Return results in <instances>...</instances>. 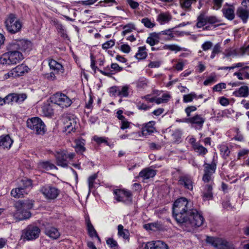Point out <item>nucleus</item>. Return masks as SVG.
Returning a JSON list of instances; mask_svg holds the SVG:
<instances>
[{
  "label": "nucleus",
  "mask_w": 249,
  "mask_h": 249,
  "mask_svg": "<svg viewBox=\"0 0 249 249\" xmlns=\"http://www.w3.org/2000/svg\"><path fill=\"white\" fill-rule=\"evenodd\" d=\"M191 204L185 197L175 201L173 207V215L181 227L188 231L201 226L204 221L202 214L196 209H192Z\"/></svg>",
  "instance_id": "f257e3e1"
},
{
  "label": "nucleus",
  "mask_w": 249,
  "mask_h": 249,
  "mask_svg": "<svg viewBox=\"0 0 249 249\" xmlns=\"http://www.w3.org/2000/svg\"><path fill=\"white\" fill-rule=\"evenodd\" d=\"M34 202L32 199L18 201L15 205L16 212L14 214L15 217L19 221L29 218L31 216L29 210L33 208Z\"/></svg>",
  "instance_id": "f03ea898"
},
{
  "label": "nucleus",
  "mask_w": 249,
  "mask_h": 249,
  "mask_svg": "<svg viewBox=\"0 0 249 249\" xmlns=\"http://www.w3.org/2000/svg\"><path fill=\"white\" fill-rule=\"evenodd\" d=\"M0 57V63L2 65H14L23 59L22 53L16 50H9Z\"/></svg>",
  "instance_id": "7ed1b4c3"
},
{
  "label": "nucleus",
  "mask_w": 249,
  "mask_h": 249,
  "mask_svg": "<svg viewBox=\"0 0 249 249\" xmlns=\"http://www.w3.org/2000/svg\"><path fill=\"white\" fill-rule=\"evenodd\" d=\"M28 128L33 130L37 134H43L45 132V125L43 121L38 117H33L27 121Z\"/></svg>",
  "instance_id": "20e7f679"
},
{
  "label": "nucleus",
  "mask_w": 249,
  "mask_h": 249,
  "mask_svg": "<svg viewBox=\"0 0 249 249\" xmlns=\"http://www.w3.org/2000/svg\"><path fill=\"white\" fill-rule=\"evenodd\" d=\"M5 24L8 31L12 34H15L19 31L22 26L20 21L13 14H11L8 16Z\"/></svg>",
  "instance_id": "39448f33"
},
{
  "label": "nucleus",
  "mask_w": 249,
  "mask_h": 249,
  "mask_svg": "<svg viewBox=\"0 0 249 249\" xmlns=\"http://www.w3.org/2000/svg\"><path fill=\"white\" fill-rule=\"evenodd\" d=\"M206 242L217 249H234L233 245L222 238L207 236Z\"/></svg>",
  "instance_id": "423d86ee"
},
{
  "label": "nucleus",
  "mask_w": 249,
  "mask_h": 249,
  "mask_svg": "<svg viewBox=\"0 0 249 249\" xmlns=\"http://www.w3.org/2000/svg\"><path fill=\"white\" fill-rule=\"evenodd\" d=\"M219 22L216 17L214 16H208L205 12L200 13L197 18L196 26L198 28L203 27L207 24H213Z\"/></svg>",
  "instance_id": "0eeeda50"
},
{
  "label": "nucleus",
  "mask_w": 249,
  "mask_h": 249,
  "mask_svg": "<svg viewBox=\"0 0 249 249\" xmlns=\"http://www.w3.org/2000/svg\"><path fill=\"white\" fill-rule=\"evenodd\" d=\"M31 41L25 39L14 40L8 46V50H20L23 51H29L32 48Z\"/></svg>",
  "instance_id": "6e6552de"
},
{
  "label": "nucleus",
  "mask_w": 249,
  "mask_h": 249,
  "mask_svg": "<svg viewBox=\"0 0 249 249\" xmlns=\"http://www.w3.org/2000/svg\"><path fill=\"white\" fill-rule=\"evenodd\" d=\"M63 122L65 131L70 133L74 132L77 126V119L71 114H66L63 117Z\"/></svg>",
  "instance_id": "1a4fd4ad"
},
{
  "label": "nucleus",
  "mask_w": 249,
  "mask_h": 249,
  "mask_svg": "<svg viewBox=\"0 0 249 249\" xmlns=\"http://www.w3.org/2000/svg\"><path fill=\"white\" fill-rule=\"evenodd\" d=\"M40 192L49 200L56 199L60 193V191L58 188L51 185L42 186L40 189Z\"/></svg>",
  "instance_id": "9d476101"
},
{
  "label": "nucleus",
  "mask_w": 249,
  "mask_h": 249,
  "mask_svg": "<svg viewBox=\"0 0 249 249\" xmlns=\"http://www.w3.org/2000/svg\"><path fill=\"white\" fill-rule=\"evenodd\" d=\"M52 102L62 108L68 107L72 103L68 96L63 93H56L51 98Z\"/></svg>",
  "instance_id": "9b49d317"
},
{
  "label": "nucleus",
  "mask_w": 249,
  "mask_h": 249,
  "mask_svg": "<svg viewBox=\"0 0 249 249\" xmlns=\"http://www.w3.org/2000/svg\"><path fill=\"white\" fill-rule=\"evenodd\" d=\"M186 121L196 129L200 130L205 122V118L202 115L196 114L193 117L187 118Z\"/></svg>",
  "instance_id": "f8f14e48"
},
{
  "label": "nucleus",
  "mask_w": 249,
  "mask_h": 249,
  "mask_svg": "<svg viewBox=\"0 0 249 249\" xmlns=\"http://www.w3.org/2000/svg\"><path fill=\"white\" fill-rule=\"evenodd\" d=\"M114 199L118 202H124L129 200L132 196L131 192L124 189H115L113 191Z\"/></svg>",
  "instance_id": "ddd939ff"
},
{
  "label": "nucleus",
  "mask_w": 249,
  "mask_h": 249,
  "mask_svg": "<svg viewBox=\"0 0 249 249\" xmlns=\"http://www.w3.org/2000/svg\"><path fill=\"white\" fill-rule=\"evenodd\" d=\"M40 230L36 226H29L24 231V238L27 240H35L38 238Z\"/></svg>",
  "instance_id": "4468645a"
},
{
  "label": "nucleus",
  "mask_w": 249,
  "mask_h": 249,
  "mask_svg": "<svg viewBox=\"0 0 249 249\" xmlns=\"http://www.w3.org/2000/svg\"><path fill=\"white\" fill-rule=\"evenodd\" d=\"M54 156L56 159V164L58 166L62 167L68 166V161L66 158V151L60 150L56 151Z\"/></svg>",
  "instance_id": "2eb2a0df"
},
{
  "label": "nucleus",
  "mask_w": 249,
  "mask_h": 249,
  "mask_svg": "<svg viewBox=\"0 0 249 249\" xmlns=\"http://www.w3.org/2000/svg\"><path fill=\"white\" fill-rule=\"evenodd\" d=\"M14 141L9 134H4L0 136V149L6 150H9Z\"/></svg>",
  "instance_id": "dca6fc26"
},
{
  "label": "nucleus",
  "mask_w": 249,
  "mask_h": 249,
  "mask_svg": "<svg viewBox=\"0 0 249 249\" xmlns=\"http://www.w3.org/2000/svg\"><path fill=\"white\" fill-rule=\"evenodd\" d=\"M145 249H168V247L164 242L158 240L148 242L145 244Z\"/></svg>",
  "instance_id": "f3484780"
},
{
  "label": "nucleus",
  "mask_w": 249,
  "mask_h": 249,
  "mask_svg": "<svg viewBox=\"0 0 249 249\" xmlns=\"http://www.w3.org/2000/svg\"><path fill=\"white\" fill-rule=\"evenodd\" d=\"M155 122L153 121L144 124L142 125V136L150 135L156 131Z\"/></svg>",
  "instance_id": "a211bd4d"
},
{
  "label": "nucleus",
  "mask_w": 249,
  "mask_h": 249,
  "mask_svg": "<svg viewBox=\"0 0 249 249\" xmlns=\"http://www.w3.org/2000/svg\"><path fill=\"white\" fill-rule=\"evenodd\" d=\"M48 64L50 69L53 71L56 74L64 73L65 71L64 67L55 60L49 59Z\"/></svg>",
  "instance_id": "6ab92c4d"
},
{
  "label": "nucleus",
  "mask_w": 249,
  "mask_h": 249,
  "mask_svg": "<svg viewBox=\"0 0 249 249\" xmlns=\"http://www.w3.org/2000/svg\"><path fill=\"white\" fill-rule=\"evenodd\" d=\"M178 184L185 188L190 190H193V183L192 178L188 176H182L179 177Z\"/></svg>",
  "instance_id": "aec40b11"
},
{
  "label": "nucleus",
  "mask_w": 249,
  "mask_h": 249,
  "mask_svg": "<svg viewBox=\"0 0 249 249\" xmlns=\"http://www.w3.org/2000/svg\"><path fill=\"white\" fill-rule=\"evenodd\" d=\"M172 19V16L169 12H161L157 16V21L160 24L168 23Z\"/></svg>",
  "instance_id": "412c9836"
},
{
  "label": "nucleus",
  "mask_w": 249,
  "mask_h": 249,
  "mask_svg": "<svg viewBox=\"0 0 249 249\" xmlns=\"http://www.w3.org/2000/svg\"><path fill=\"white\" fill-rule=\"evenodd\" d=\"M45 233L46 235L53 239H58L60 233L58 229L53 227H48L45 228Z\"/></svg>",
  "instance_id": "4be33fe9"
},
{
  "label": "nucleus",
  "mask_w": 249,
  "mask_h": 249,
  "mask_svg": "<svg viewBox=\"0 0 249 249\" xmlns=\"http://www.w3.org/2000/svg\"><path fill=\"white\" fill-rule=\"evenodd\" d=\"M156 174L155 170L149 168H145L142 170L139 174L140 177L143 179H148L150 178H153Z\"/></svg>",
  "instance_id": "5701e85b"
},
{
  "label": "nucleus",
  "mask_w": 249,
  "mask_h": 249,
  "mask_svg": "<svg viewBox=\"0 0 249 249\" xmlns=\"http://www.w3.org/2000/svg\"><path fill=\"white\" fill-rule=\"evenodd\" d=\"M237 15L244 23H246L249 18V9L240 7L237 10Z\"/></svg>",
  "instance_id": "b1692460"
},
{
  "label": "nucleus",
  "mask_w": 249,
  "mask_h": 249,
  "mask_svg": "<svg viewBox=\"0 0 249 249\" xmlns=\"http://www.w3.org/2000/svg\"><path fill=\"white\" fill-rule=\"evenodd\" d=\"M233 94L238 97H247L249 95V88L247 86H242L234 91Z\"/></svg>",
  "instance_id": "393cba45"
},
{
  "label": "nucleus",
  "mask_w": 249,
  "mask_h": 249,
  "mask_svg": "<svg viewBox=\"0 0 249 249\" xmlns=\"http://www.w3.org/2000/svg\"><path fill=\"white\" fill-rule=\"evenodd\" d=\"M11 195L14 197L18 198L24 197L25 195H27V194L23 188L18 186L11 190Z\"/></svg>",
  "instance_id": "a878e982"
},
{
  "label": "nucleus",
  "mask_w": 249,
  "mask_h": 249,
  "mask_svg": "<svg viewBox=\"0 0 249 249\" xmlns=\"http://www.w3.org/2000/svg\"><path fill=\"white\" fill-rule=\"evenodd\" d=\"M160 40L159 34L153 33L150 34L149 36L146 39V43L150 46H153L155 44H158Z\"/></svg>",
  "instance_id": "bb28decb"
},
{
  "label": "nucleus",
  "mask_w": 249,
  "mask_h": 249,
  "mask_svg": "<svg viewBox=\"0 0 249 249\" xmlns=\"http://www.w3.org/2000/svg\"><path fill=\"white\" fill-rule=\"evenodd\" d=\"M13 69L15 74L16 77H17L22 75L25 72H27L28 68L24 64H21Z\"/></svg>",
  "instance_id": "cd10ccee"
},
{
  "label": "nucleus",
  "mask_w": 249,
  "mask_h": 249,
  "mask_svg": "<svg viewBox=\"0 0 249 249\" xmlns=\"http://www.w3.org/2000/svg\"><path fill=\"white\" fill-rule=\"evenodd\" d=\"M118 235L119 237L123 238L125 240H129V231L128 230L124 228L122 225H119L117 227Z\"/></svg>",
  "instance_id": "c85d7f7f"
},
{
  "label": "nucleus",
  "mask_w": 249,
  "mask_h": 249,
  "mask_svg": "<svg viewBox=\"0 0 249 249\" xmlns=\"http://www.w3.org/2000/svg\"><path fill=\"white\" fill-rule=\"evenodd\" d=\"M212 189L213 187L211 184H208L205 186V189L203 193V198L204 200H209L212 198Z\"/></svg>",
  "instance_id": "c756f323"
},
{
  "label": "nucleus",
  "mask_w": 249,
  "mask_h": 249,
  "mask_svg": "<svg viewBox=\"0 0 249 249\" xmlns=\"http://www.w3.org/2000/svg\"><path fill=\"white\" fill-rule=\"evenodd\" d=\"M32 180L27 178H24L21 180L20 183L19 185V187H21L26 191L28 194L30 189L32 188Z\"/></svg>",
  "instance_id": "7c9ffc66"
},
{
  "label": "nucleus",
  "mask_w": 249,
  "mask_h": 249,
  "mask_svg": "<svg viewBox=\"0 0 249 249\" xmlns=\"http://www.w3.org/2000/svg\"><path fill=\"white\" fill-rule=\"evenodd\" d=\"M86 223H87V229L88 231L89 234L90 236L91 237H96L98 240L100 242L101 240L100 237L97 234V233L94 228L93 225L91 223L89 219L86 220Z\"/></svg>",
  "instance_id": "2f4dec72"
},
{
  "label": "nucleus",
  "mask_w": 249,
  "mask_h": 249,
  "mask_svg": "<svg viewBox=\"0 0 249 249\" xmlns=\"http://www.w3.org/2000/svg\"><path fill=\"white\" fill-rule=\"evenodd\" d=\"M216 167V164L213 160L211 164L205 163L204 164V173L213 175L215 171Z\"/></svg>",
  "instance_id": "473e14b6"
},
{
  "label": "nucleus",
  "mask_w": 249,
  "mask_h": 249,
  "mask_svg": "<svg viewBox=\"0 0 249 249\" xmlns=\"http://www.w3.org/2000/svg\"><path fill=\"white\" fill-rule=\"evenodd\" d=\"M75 143L74 148L77 153H82L85 151L84 147L85 140L84 139L75 140Z\"/></svg>",
  "instance_id": "72a5a7b5"
},
{
  "label": "nucleus",
  "mask_w": 249,
  "mask_h": 249,
  "mask_svg": "<svg viewBox=\"0 0 249 249\" xmlns=\"http://www.w3.org/2000/svg\"><path fill=\"white\" fill-rule=\"evenodd\" d=\"M224 17L230 20H232L234 18L235 14L234 9L231 8H223L222 10Z\"/></svg>",
  "instance_id": "f704fd0d"
},
{
  "label": "nucleus",
  "mask_w": 249,
  "mask_h": 249,
  "mask_svg": "<svg viewBox=\"0 0 249 249\" xmlns=\"http://www.w3.org/2000/svg\"><path fill=\"white\" fill-rule=\"evenodd\" d=\"M129 86L125 85L118 87V95L121 97H127L129 95Z\"/></svg>",
  "instance_id": "c9c22d12"
},
{
  "label": "nucleus",
  "mask_w": 249,
  "mask_h": 249,
  "mask_svg": "<svg viewBox=\"0 0 249 249\" xmlns=\"http://www.w3.org/2000/svg\"><path fill=\"white\" fill-rule=\"evenodd\" d=\"M162 49L168 50L176 53L181 51H185L184 48H182L177 44H166L162 47Z\"/></svg>",
  "instance_id": "e433bc0d"
},
{
  "label": "nucleus",
  "mask_w": 249,
  "mask_h": 249,
  "mask_svg": "<svg viewBox=\"0 0 249 249\" xmlns=\"http://www.w3.org/2000/svg\"><path fill=\"white\" fill-rule=\"evenodd\" d=\"M18 97L17 93H10L3 98V101L5 104H9L12 102H18Z\"/></svg>",
  "instance_id": "4c0bfd02"
},
{
  "label": "nucleus",
  "mask_w": 249,
  "mask_h": 249,
  "mask_svg": "<svg viewBox=\"0 0 249 249\" xmlns=\"http://www.w3.org/2000/svg\"><path fill=\"white\" fill-rule=\"evenodd\" d=\"M196 0H180L179 3L182 8L190 11L191 9L192 4L194 2H196Z\"/></svg>",
  "instance_id": "58836bf2"
},
{
  "label": "nucleus",
  "mask_w": 249,
  "mask_h": 249,
  "mask_svg": "<svg viewBox=\"0 0 249 249\" xmlns=\"http://www.w3.org/2000/svg\"><path fill=\"white\" fill-rule=\"evenodd\" d=\"M193 145L194 150L199 155H204L208 152L207 149L199 143H195Z\"/></svg>",
  "instance_id": "ea45409f"
},
{
  "label": "nucleus",
  "mask_w": 249,
  "mask_h": 249,
  "mask_svg": "<svg viewBox=\"0 0 249 249\" xmlns=\"http://www.w3.org/2000/svg\"><path fill=\"white\" fill-rule=\"evenodd\" d=\"M40 168L46 170L56 169L57 167L53 163L49 161H43L39 163Z\"/></svg>",
  "instance_id": "a19ab883"
},
{
  "label": "nucleus",
  "mask_w": 249,
  "mask_h": 249,
  "mask_svg": "<svg viewBox=\"0 0 249 249\" xmlns=\"http://www.w3.org/2000/svg\"><path fill=\"white\" fill-rule=\"evenodd\" d=\"M241 64L243 66L239 67V71L244 76L245 79H249V66H245L244 63Z\"/></svg>",
  "instance_id": "79ce46f5"
},
{
  "label": "nucleus",
  "mask_w": 249,
  "mask_h": 249,
  "mask_svg": "<svg viewBox=\"0 0 249 249\" xmlns=\"http://www.w3.org/2000/svg\"><path fill=\"white\" fill-rule=\"evenodd\" d=\"M147 56V53L145 52L144 47H140L139 48L138 52L136 53L135 57L139 60L144 59Z\"/></svg>",
  "instance_id": "37998d69"
},
{
  "label": "nucleus",
  "mask_w": 249,
  "mask_h": 249,
  "mask_svg": "<svg viewBox=\"0 0 249 249\" xmlns=\"http://www.w3.org/2000/svg\"><path fill=\"white\" fill-rule=\"evenodd\" d=\"M220 154L224 159H227L229 156L230 151L228 147L225 145L220 146Z\"/></svg>",
  "instance_id": "c03bdc74"
},
{
  "label": "nucleus",
  "mask_w": 249,
  "mask_h": 249,
  "mask_svg": "<svg viewBox=\"0 0 249 249\" xmlns=\"http://www.w3.org/2000/svg\"><path fill=\"white\" fill-rule=\"evenodd\" d=\"M221 46L220 44L217 43L215 44L213 49L211 53V54L210 55V58L211 59H213L215 55L218 53H219L221 52Z\"/></svg>",
  "instance_id": "a18cd8bd"
},
{
  "label": "nucleus",
  "mask_w": 249,
  "mask_h": 249,
  "mask_svg": "<svg viewBox=\"0 0 249 249\" xmlns=\"http://www.w3.org/2000/svg\"><path fill=\"white\" fill-rule=\"evenodd\" d=\"M42 112L46 116H51L53 114V111L49 105L44 106L42 107Z\"/></svg>",
  "instance_id": "49530a36"
},
{
  "label": "nucleus",
  "mask_w": 249,
  "mask_h": 249,
  "mask_svg": "<svg viewBox=\"0 0 249 249\" xmlns=\"http://www.w3.org/2000/svg\"><path fill=\"white\" fill-rule=\"evenodd\" d=\"M196 98V94L192 92L190 94L184 95L183 97V101L184 103H189L192 102L194 99Z\"/></svg>",
  "instance_id": "de8ad7c7"
},
{
  "label": "nucleus",
  "mask_w": 249,
  "mask_h": 249,
  "mask_svg": "<svg viewBox=\"0 0 249 249\" xmlns=\"http://www.w3.org/2000/svg\"><path fill=\"white\" fill-rule=\"evenodd\" d=\"M173 29L172 28V29H169L167 30L162 31L158 33V34H159V36H160V35L168 36L169 37L168 39H167V40H169L174 37V36L172 33Z\"/></svg>",
  "instance_id": "09e8293b"
},
{
  "label": "nucleus",
  "mask_w": 249,
  "mask_h": 249,
  "mask_svg": "<svg viewBox=\"0 0 249 249\" xmlns=\"http://www.w3.org/2000/svg\"><path fill=\"white\" fill-rule=\"evenodd\" d=\"M141 22L145 27L148 28H152L155 26V23L152 22L150 19L147 18H142Z\"/></svg>",
  "instance_id": "8fccbe9b"
},
{
  "label": "nucleus",
  "mask_w": 249,
  "mask_h": 249,
  "mask_svg": "<svg viewBox=\"0 0 249 249\" xmlns=\"http://www.w3.org/2000/svg\"><path fill=\"white\" fill-rule=\"evenodd\" d=\"M181 132L179 130H176L172 134L174 141L176 142H180L181 137Z\"/></svg>",
  "instance_id": "3c124183"
},
{
  "label": "nucleus",
  "mask_w": 249,
  "mask_h": 249,
  "mask_svg": "<svg viewBox=\"0 0 249 249\" xmlns=\"http://www.w3.org/2000/svg\"><path fill=\"white\" fill-rule=\"evenodd\" d=\"M97 178V175L94 174L88 178L89 188V191L93 188L94 181Z\"/></svg>",
  "instance_id": "603ef678"
},
{
  "label": "nucleus",
  "mask_w": 249,
  "mask_h": 249,
  "mask_svg": "<svg viewBox=\"0 0 249 249\" xmlns=\"http://www.w3.org/2000/svg\"><path fill=\"white\" fill-rule=\"evenodd\" d=\"M148 81L145 78H141L137 82V87L139 88H145L147 86Z\"/></svg>",
  "instance_id": "864d4df0"
},
{
  "label": "nucleus",
  "mask_w": 249,
  "mask_h": 249,
  "mask_svg": "<svg viewBox=\"0 0 249 249\" xmlns=\"http://www.w3.org/2000/svg\"><path fill=\"white\" fill-rule=\"evenodd\" d=\"M115 45V41L114 40L111 39L109 41L106 42L105 43L102 44V48L104 50H107L108 49L111 48Z\"/></svg>",
  "instance_id": "5fc2aeb1"
},
{
  "label": "nucleus",
  "mask_w": 249,
  "mask_h": 249,
  "mask_svg": "<svg viewBox=\"0 0 249 249\" xmlns=\"http://www.w3.org/2000/svg\"><path fill=\"white\" fill-rule=\"evenodd\" d=\"M213 44L210 41H207L203 43L201 45V48L204 51H207L213 47Z\"/></svg>",
  "instance_id": "6e6d98bb"
},
{
  "label": "nucleus",
  "mask_w": 249,
  "mask_h": 249,
  "mask_svg": "<svg viewBox=\"0 0 249 249\" xmlns=\"http://www.w3.org/2000/svg\"><path fill=\"white\" fill-rule=\"evenodd\" d=\"M133 29H134V25L132 24H128L124 27V31H123V34L125 35V34L130 33Z\"/></svg>",
  "instance_id": "4d7b16f0"
},
{
  "label": "nucleus",
  "mask_w": 249,
  "mask_h": 249,
  "mask_svg": "<svg viewBox=\"0 0 249 249\" xmlns=\"http://www.w3.org/2000/svg\"><path fill=\"white\" fill-rule=\"evenodd\" d=\"M237 54L238 53L235 49H230L226 50L225 52V56L226 57H228L231 56H236Z\"/></svg>",
  "instance_id": "13d9d810"
},
{
  "label": "nucleus",
  "mask_w": 249,
  "mask_h": 249,
  "mask_svg": "<svg viewBox=\"0 0 249 249\" xmlns=\"http://www.w3.org/2000/svg\"><path fill=\"white\" fill-rule=\"evenodd\" d=\"M196 109L197 108L195 106H191L187 107L185 109V112L186 113L187 118L190 117L191 112L195 111Z\"/></svg>",
  "instance_id": "bf43d9fd"
},
{
  "label": "nucleus",
  "mask_w": 249,
  "mask_h": 249,
  "mask_svg": "<svg viewBox=\"0 0 249 249\" xmlns=\"http://www.w3.org/2000/svg\"><path fill=\"white\" fill-rule=\"evenodd\" d=\"M242 66H243V64H241V62H239V63L234 64L231 67H223L220 68L219 69V70H232L235 68H239V67H241Z\"/></svg>",
  "instance_id": "052dcab7"
},
{
  "label": "nucleus",
  "mask_w": 249,
  "mask_h": 249,
  "mask_svg": "<svg viewBox=\"0 0 249 249\" xmlns=\"http://www.w3.org/2000/svg\"><path fill=\"white\" fill-rule=\"evenodd\" d=\"M226 88V84L224 83H221L214 86L213 88V89L215 91H220L222 89H225Z\"/></svg>",
  "instance_id": "680f3d73"
},
{
  "label": "nucleus",
  "mask_w": 249,
  "mask_h": 249,
  "mask_svg": "<svg viewBox=\"0 0 249 249\" xmlns=\"http://www.w3.org/2000/svg\"><path fill=\"white\" fill-rule=\"evenodd\" d=\"M107 244L111 248L115 249V247L117 246V242L114 240L113 238H108L107 240Z\"/></svg>",
  "instance_id": "e2e57ef3"
},
{
  "label": "nucleus",
  "mask_w": 249,
  "mask_h": 249,
  "mask_svg": "<svg viewBox=\"0 0 249 249\" xmlns=\"http://www.w3.org/2000/svg\"><path fill=\"white\" fill-rule=\"evenodd\" d=\"M126 1L131 8L133 9L137 8L139 6V3L134 0H126Z\"/></svg>",
  "instance_id": "0e129e2a"
},
{
  "label": "nucleus",
  "mask_w": 249,
  "mask_h": 249,
  "mask_svg": "<svg viewBox=\"0 0 249 249\" xmlns=\"http://www.w3.org/2000/svg\"><path fill=\"white\" fill-rule=\"evenodd\" d=\"M130 123L126 119L123 121H122L120 128L123 130L128 128L130 126Z\"/></svg>",
  "instance_id": "69168bd1"
},
{
  "label": "nucleus",
  "mask_w": 249,
  "mask_h": 249,
  "mask_svg": "<svg viewBox=\"0 0 249 249\" xmlns=\"http://www.w3.org/2000/svg\"><path fill=\"white\" fill-rule=\"evenodd\" d=\"M137 107L139 110H147L150 108V106H148L146 105V104L142 103L141 102H139L137 104Z\"/></svg>",
  "instance_id": "338daca9"
},
{
  "label": "nucleus",
  "mask_w": 249,
  "mask_h": 249,
  "mask_svg": "<svg viewBox=\"0 0 249 249\" xmlns=\"http://www.w3.org/2000/svg\"><path fill=\"white\" fill-rule=\"evenodd\" d=\"M215 81V76H210L206 80H205L203 83L205 86H208L211 84L214 83Z\"/></svg>",
  "instance_id": "774afa93"
}]
</instances>
